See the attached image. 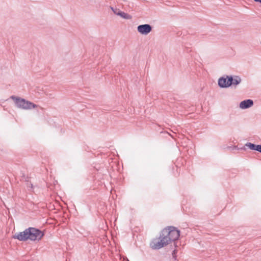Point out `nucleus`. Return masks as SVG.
Returning a JSON list of instances; mask_svg holds the SVG:
<instances>
[{"instance_id": "5", "label": "nucleus", "mask_w": 261, "mask_h": 261, "mask_svg": "<svg viewBox=\"0 0 261 261\" xmlns=\"http://www.w3.org/2000/svg\"><path fill=\"white\" fill-rule=\"evenodd\" d=\"M28 230L27 228L23 231L16 233L13 236V238L17 239L20 241H25L28 240Z\"/></svg>"}, {"instance_id": "14", "label": "nucleus", "mask_w": 261, "mask_h": 261, "mask_svg": "<svg viewBox=\"0 0 261 261\" xmlns=\"http://www.w3.org/2000/svg\"><path fill=\"white\" fill-rule=\"evenodd\" d=\"M254 1L256 2H259V3H261V0H254Z\"/></svg>"}, {"instance_id": "2", "label": "nucleus", "mask_w": 261, "mask_h": 261, "mask_svg": "<svg viewBox=\"0 0 261 261\" xmlns=\"http://www.w3.org/2000/svg\"><path fill=\"white\" fill-rule=\"evenodd\" d=\"M11 98L14 100L16 107L21 109L31 110L36 108L38 107L37 105L24 98L15 96H11Z\"/></svg>"}, {"instance_id": "10", "label": "nucleus", "mask_w": 261, "mask_h": 261, "mask_svg": "<svg viewBox=\"0 0 261 261\" xmlns=\"http://www.w3.org/2000/svg\"><path fill=\"white\" fill-rule=\"evenodd\" d=\"M245 146L249 147L251 150L257 151L259 145H256L250 142H247L245 144Z\"/></svg>"}, {"instance_id": "16", "label": "nucleus", "mask_w": 261, "mask_h": 261, "mask_svg": "<svg viewBox=\"0 0 261 261\" xmlns=\"http://www.w3.org/2000/svg\"><path fill=\"white\" fill-rule=\"evenodd\" d=\"M168 134L169 135V133H168ZM170 136H171L173 138H174V136H172V135H170Z\"/></svg>"}, {"instance_id": "15", "label": "nucleus", "mask_w": 261, "mask_h": 261, "mask_svg": "<svg viewBox=\"0 0 261 261\" xmlns=\"http://www.w3.org/2000/svg\"><path fill=\"white\" fill-rule=\"evenodd\" d=\"M240 149L246 150V148H245V147H243L240 148Z\"/></svg>"}, {"instance_id": "3", "label": "nucleus", "mask_w": 261, "mask_h": 261, "mask_svg": "<svg viewBox=\"0 0 261 261\" xmlns=\"http://www.w3.org/2000/svg\"><path fill=\"white\" fill-rule=\"evenodd\" d=\"M28 230V240L31 241H39L44 236L41 230L34 227H29Z\"/></svg>"}, {"instance_id": "8", "label": "nucleus", "mask_w": 261, "mask_h": 261, "mask_svg": "<svg viewBox=\"0 0 261 261\" xmlns=\"http://www.w3.org/2000/svg\"><path fill=\"white\" fill-rule=\"evenodd\" d=\"M253 105V101L252 99H246L241 101L240 103V107L242 109H248Z\"/></svg>"}, {"instance_id": "1", "label": "nucleus", "mask_w": 261, "mask_h": 261, "mask_svg": "<svg viewBox=\"0 0 261 261\" xmlns=\"http://www.w3.org/2000/svg\"><path fill=\"white\" fill-rule=\"evenodd\" d=\"M179 236L180 231L177 228L172 226H167L161 231L159 238L160 240H154L150 242V246L153 249H159L173 242L176 247V241Z\"/></svg>"}, {"instance_id": "9", "label": "nucleus", "mask_w": 261, "mask_h": 261, "mask_svg": "<svg viewBox=\"0 0 261 261\" xmlns=\"http://www.w3.org/2000/svg\"><path fill=\"white\" fill-rule=\"evenodd\" d=\"M137 30L141 34H147V24L139 25Z\"/></svg>"}, {"instance_id": "12", "label": "nucleus", "mask_w": 261, "mask_h": 261, "mask_svg": "<svg viewBox=\"0 0 261 261\" xmlns=\"http://www.w3.org/2000/svg\"><path fill=\"white\" fill-rule=\"evenodd\" d=\"M152 27L148 24V33L151 31Z\"/></svg>"}, {"instance_id": "7", "label": "nucleus", "mask_w": 261, "mask_h": 261, "mask_svg": "<svg viewBox=\"0 0 261 261\" xmlns=\"http://www.w3.org/2000/svg\"><path fill=\"white\" fill-rule=\"evenodd\" d=\"M227 76H223L219 78L218 80V86L221 88H226L229 87Z\"/></svg>"}, {"instance_id": "4", "label": "nucleus", "mask_w": 261, "mask_h": 261, "mask_svg": "<svg viewBox=\"0 0 261 261\" xmlns=\"http://www.w3.org/2000/svg\"><path fill=\"white\" fill-rule=\"evenodd\" d=\"M110 8L115 15L119 16L120 17H121L124 19H130L132 18L131 15H130L129 14H128L127 13H126L124 12L121 11L118 8H114L113 7H111Z\"/></svg>"}, {"instance_id": "11", "label": "nucleus", "mask_w": 261, "mask_h": 261, "mask_svg": "<svg viewBox=\"0 0 261 261\" xmlns=\"http://www.w3.org/2000/svg\"><path fill=\"white\" fill-rule=\"evenodd\" d=\"M177 250L176 249H174L173 252H172V257L173 258L175 259V260H176L177 259V256H176V253H177Z\"/></svg>"}, {"instance_id": "6", "label": "nucleus", "mask_w": 261, "mask_h": 261, "mask_svg": "<svg viewBox=\"0 0 261 261\" xmlns=\"http://www.w3.org/2000/svg\"><path fill=\"white\" fill-rule=\"evenodd\" d=\"M229 87L232 86H236L241 82V79L239 76H227Z\"/></svg>"}, {"instance_id": "13", "label": "nucleus", "mask_w": 261, "mask_h": 261, "mask_svg": "<svg viewBox=\"0 0 261 261\" xmlns=\"http://www.w3.org/2000/svg\"><path fill=\"white\" fill-rule=\"evenodd\" d=\"M257 151H258L260 153H261V145H259L258 148L257 149Z\"/></svg>"}]
</instances>
